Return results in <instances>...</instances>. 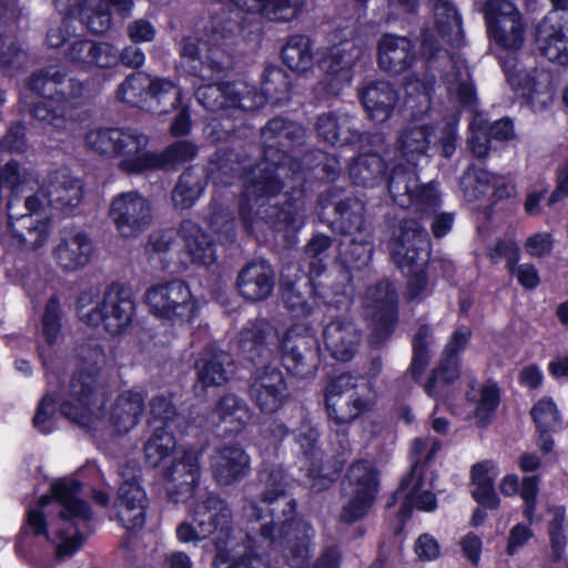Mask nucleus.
Returning <instances> with one entry per match:
<instances>
[{"label": "nucleus", "instance_id": "412c9836", "mask_svg": "<svg viewBox=\"0 0 568 568\" xmlns=\"http://www.w3.org/2000/svg\"><path fill=\"white\" fill-rule=\"evenodd\" d=\"M354 51L355 45L352 42H341L333 45L320 60L318 67L324 71L321 84L326 93L338 95L344 85L352 81L358 59V53Z\"/></svg>", "mask_w": 568, "mask_h": 568}, {"label": "nucleus", "instance_id": "4c0bfd02", "mask_svg": "<svg viewBox=\"0 0 568 568\" xmlns=\"http://www.w3.org/2000/svg\"><path fill=\"white\" fill-rule=\"evenodd\" d=\"M388 164L376 152L359 154L348 165V176L354 185L375 187L384 183Z\"/></svg>", "mask_w": 568, "mask_h": 568}, {"label": "nucleus", "instance_id": "8fccbe9b", "mask_svg": "<svg viewBox=\"0 0 568 568\" xmlns=\"http://www.w3.org/2000/svg\"><path fill=\"white\" fill-rule=\"evenodd\" d=\"M9 7L0 0V68L10 69L17 67L22 53L18 37L8 23Z\"/></svg>", "mask_w": 568, "mask_h": 568}, {"label": "nucleus", "instance_id": "2eb2a0df", "mask_svg": "<svg viewBox=\"0 0 568 568\" xmlns=\"http://www.w3.org/2000/svg\"><path fill=\"white\" fill-rule=\"evenodd\" d=\"M308 329L298 324L292 325L280 342L284 367L298 378L314 376L321 365L320 342Z\"/></svg>", "mask_w": 568, "mask_h": 568}, {"label": "nucleus", "instance_id": "423d86ee", "mask_svg": "<svg viewBox=\"0 0 568 568\" xmlns=\"http://www.w3.org/2000/svg\"><path fill=\"white\" fill-rule=\"evenodd\" d=\"M101 365L98 362H81L69 382V399H62L59 392L47 393L39 402L32 423L41 434L49 435L55 426L52 417L59 406L67 419L80 423L97 400L100 388Z\"/></svg>", "mask_w": 568, "mask_h": 568}, {"label": "nucleus", "instance_id": "473e14b6", "mask_svg": "<svg viewBox=\"0 0 568 568\" xmlns=\"http://www.w3.org/2000/svg\"><path fill=\"white\" fill-rule=\"evenodd\" d=\"M381 293V285L367 291V298L374 297V302L366 303L367 307H374L373 328L369 335L372 344H381L387 341L394 333L398 321L397 302L385 293L382 297H376Z\"/></svg>", "mask_w": 568, "mask_h": 568}, {"label": "nucleus", "instance_id": "aec40b11", "mask_svg": "<svg viewBox=\"0 0 568 568\" xmlns=\"http://www.w3.org/2000/svg\"><path fill=\"white\" fill-rule=\"evenodd\" d=\"M163 477L169 483V501L186 503L194 496L200 484V454L193 449L184 450L180 459L164 469Z\"/></svg>", "mask_w": 568, "mask_h": 568}, {"label": "nucleus", "instance_id": "680f3d73", "mask_svg": "<svg viewBox=\"0 0 568 568\" xmlns=\"http://www.w3.org/2000/svg\"><path fill=\"white\" fill-rule=\"evenodd\" d=\"M530 416L536 429H556L561 422L557 405L549 396H544L534 404Z\"/></svg>", "mask_w": 568, "mask_h": 568}, {"label": "nucleus", "instance_id": "5fc2aeb1", "mask_svg": "<svg viewBox=\"0 0 568 568\" xmlns=\"http://www.w3.org/2000/svg\"><path fill=\"white\" fill-rule=\"evenodd\" d=\"M178 230L161 229L154 230L148 237L145 251L151 255H158L163 270H170L172 263V251L178 247Z\"/></svg>", "mask_w": 568, "mask_h": 568}, {"label": "nucleus", "instance_id": "f704fd0d", "mask_svg": "<svg viewBox=\"0 0 568 568\" xmlns=\"http://www.w3.org/2000/svg\"><path fill=\"white\" fill-rule=\"evenodd\" d=\"M12 206V200H9L7 205L8 230L12 239L18 240L22 245L31 244L34 248L42 246L49 235V221L39 220L30 213L14 217Z\"/></svg>", "mask_w": 568, "mask_h": 568}, {"label": "nucleus", "instance_id": "e433bc0d", "mask_svg": "<svg viewBox=\"0 0 568 568\" xmlns=\"http://www.w3.org/2000/svg\"><path fill=\"white\" fill-rule=\"evenodd\" d=\"M466 399L475 404L474 416L480 427H487L495 419L501 403V389L498 383L493 379H486L479 387L478 395L473 394L475 389V381L468 384Z\"/></svg>", "mask_w": 568, "mask_h": 568}, {"label": "nucleus", "instance_id": "a18cd8bd", "mask_svg": "<svg viewBox=\"0 0 568 568\" xmlns=\"http://www.w3.org/2000/svg\"><path fill=\"white\" fill-rule=\"evenodd\" d=\"M432 328L428 324H422L412 338V359L408 372L416 384H422L423 376L432 361L430 341Z\"/></svg>", "mask_w": 568, "mask_h": 568}, {"label": "nucleus", "instance_id": "6e6d98bb", "mask_svg": "<svg viewBox=\"0 0 568 568\" xmlns=\"http://www.w3.org/2000/svg\"><path fill=\"white\" fill-rule=\"evenodd\" d=\"M410 165L408 163H395L386 173L384 183H386L394 202H398L399 196L407 195L409 197L412 190L416 186L417 176Z\"/></svg>", "mask_w": 568, "mask_h": 568}, {"label": "nucleus", "instance_id": "bb28decb", "mask_svg": "<svg viewBox=\"0 0 568 568\" xmlns=\"http://www.w3.org/2000/svg\"><path fill=\"white\" fill-rule=\"evenodd\" d=\"M275 286V273L266 261H253L241 268L236 277L240 295L250 302L265 301Z\"/></svg>", "mask_w": 568, "mask_h": 568}, {"label": "nucleus", "instance_id": "49530a36", "mask_svg": "<svg viewBox=\"0 0 568 568\" xmlns=\"http://www.w3.org/2000/svg\"><path fill=\"white\" fill-rule=\"evenodd\" d=\"M432 136L429 125H418L402 132L397 140V149L403 159L413 166L417 165L420 156L426 154Z\"/></svg>", "mask_w": 568, "mask_h": 568}, {"label": "nucleus", "instance_id": "4468645a", "mask_svg": "<svg viewBox=\"0 0 568 568\" xmlns=\"http://www.w3.org/2000/svg\"><path fill=\"white\" fill-rule=\"evenodd\" d=\"M91 150L110 159H120L118 168L126 174H138L124 169V162L141 156L149 144V138L132 128H99L85 134Z\"/></svg>", "mask_w": 568, "mask_h": 568}, {"label": "nucleus", "instance_id": "b1692460", "mask_svg": "<svg viewBox=\"0 0 568 568\" xmlns=\"http://www.w3.org/2000/svg\"><path fill=\"white\" fill-rule=\"evenodd\" d=\"M211 416L217 435L227 438L237 436L246 428L252 412L243 398L227 393L216 400Z\"/></svg>", "mask_w": 568, "mask_h": 568}, {"label": "nucleus", "instance_id": "cd10ccee", "mask_svg": "<svg viewBox=\"0 0 568 568\" xmlns=\"http://www.w3.org/2000/svg\"><path fill=\"white\" fill-rule=\"evenodd\" d=\"M358 120L348 114L335 112L322 113L317 116L315 130L318 138L332 146L356 145L362 140Z\"/></svg>", "mask_w": 568, "mask_h": 568}, {"label": "nucleus", "instance_id": "4d7b16f0", "mask_svg": "<svg viewBox=\"0 0 568 568\" xmlns=\"http://www.w3.org/2000/svg\"><path fill=\"white\" fill-rule=\"evenodd\" d=\"M62 315L60 298L57 295L50 296L41 317V334L49 346L55 345L61 335Z\"/></svg>", "mask_w": 568, "mask_h": 568}, {"label": "nucleus", "instance_id": "c03bdc74", "mask_svg": "<svg viewBox=\"0 0 568 568\" xmlns=\"http://www.w3.org/2000/svg\"><path fill=\"white\" fill-rule=\"evenodd\" d=\"M143 412V396L138 392H129L116 397L110 418L119 432L128 433L140 423Z\"/></svg>", "mask_w": 568, "mask_h": 568}, {"label": "nucleus", "instance_id": "4be33fe9", "mask_svg": "<svg viewBox=\"0 0 568 568\" xmlns=\"http://www.w3.org/2000/svg\"><path fill=\"white\" fill-rule=\"evenodd\" d=\"M148 508L146 493L135 477L123 480L113 501V510L119 524L126 532L143 528Z\"/></svg>", "mask_w": 568, "mask_h": 568}, {"label": "nucleus", "instance_id": "f03ea898", "mask_svg": "<svg viewBox=\"0 0 568 568\" xmlns=\"http://www.w3.org/2000/svg\"><path fill=\"white\" fill-rule=\"evenodd\" d=\"M261 135L264 140L262 161L252 158V173L244 181L246 193L256 200L273 197L283 191L281 171L295 172L300 166L293 152L303 143L304 130L292 120L275 116L262 128Z\"/></svg>", "mask_w": 568, "mask_h": 568}, {"label": "nucleus", "instance_id": "5701e85b", "mask_svg": "<svg viewBox=\"0 0 568 568\" xmlns=\"http://www.w3.org/2000/svg\"><path fill=\"white\" fill-rule=\"evenodd\" d=\"M361 332L346 315L332 316L323 328V341L331 356L339 362H349L357 352Z\"/></svg>", "mask_w": 568, "mask_h": 568}, {"label": "nucleus", "instance_id": "a211bd4d", "mask_svg": "<svg viewBox=\"0 0 568 568\" xmlns=\"http://www.w3.org/2000/svg\"><path fill=\"white\" fill-rule=\"evenodd\" d=\"M109 216L123 237H133L143 232L152 221V209L148 199L138 191L115 196Z\"/></svg>", "mask_w": 568, "mask_h": 568}, {"label": "nucleus", "instance_id": "dca6fc26", "mask_svg": "<svg viewBox=\"0 0 568 568\" xmlns=\"http://www.w3.org/2000/svg\"><path fill=\"white\" fill-rule=\"evenodd\" d=\"M484 16L488 38L508 51L519 50L525 41L526 26L518 8L508 0H488Z\"/></svg>", "mask_w": 568, "mask_h": 568}, {"label": "nucleus", "instance_id": "6e6552de", "mask_svg": "<svg viewBox=\"0 0 568 568\" xmlns=\"http://www.w3.org/2000/svg\"><path fill=\"white\" fill-rule=\"evenodd\" d=\"M432 247L427 230L417 219H403L390 243V256L408 280L412 297L419 296L427 287V265Z\"/></svg>", "mask_w": 568, "mask_h": 568}, {"label": "nucleus", "instance_id": "774afa93", "mask_svg": "<svg viewBox=\"0 0 568 568\" xmlns=\"http://www.w3.org/2000/svg\"><path fill=\"white\" fill-rule=\"evenodd\" d=\"M540 476H525L520 481L519 495L523 498V516L532 524L538 504Z\"/></svg>", "mask_w": 568, "mask_h": 568}, {"label": "nucleus", "instance_id": "e2e57ef3", "mask_svg": "<svg viewBox=\"0 0 568 568\" xmlns=\"http://www.w3.org/2000/svg\"><path fill=\"white\" fill-rule=\"evenodd\" d=\"M260 12L270 20L290 22L296 19L304 6V0H262Z\"/></svg>", "mask_w": 568, "mask_h": 568}, {"label": "nucleus", "instance_id": "ddd939ff", "mask_svg": "<svg viewBox=\"0 0 568 568\" xmlns=\"http://www.w3.org/2000/svg\"><path fill=\"white\" fill-rule=\"evenodd\" d=\"M135 313V302L131 288L120 282H112L105 287L103 298L88 311L87 325H103L110 335H120L131 324Z\"/></svg>", "mask_w": 568, "mask_h": 568}, {"label": "nucleus", "instance_id": "39448f33", "mask_svg": "<svg viewBox=\"0 0 568 568\" xmlns=\"http://www.w3.org/2000/svg\"><path fill=\"white\" fill-rule=\"evenodd\" d=\"M27 87L41 98L30 108L31 118L57 130L80 119L83 98L89 93L88 81L70 77L67 70L57 67L34 71Z\"/></svg>", "mask_w": 568, "mask_h": 568}, {"label": "nucleus", "instance_id": "f3484780", "mask_svg": "<svg viewBox=\"0 0 568 568\" xmlns=\"http://www.w3.org/2000/svg\"><path fill=\"white\" fill-rule=\"evenodd\" d=\"M201 170L213 185L231 186L252 173V156L244 148L220 146Z\"/></svg>", "mask_w": 568, "mask_h": 568}, {"label": "nucleus", "instance_id": "72a5a7b5", "mask_svg": "<svg viewBox=\"0 0 568 568\" xmlns=\"http://www.w3.org/2000/svg\"><path fill=\"white\" fill-rule=\"evenodd\" d=\"M182 55L189 57L193 62L197 61V65H193L192 74L202 81L207 82L206 85L222 83L220 81L226 75L227 70L232 67L231 58L224 53L221 54L217 49L211 48L204 59L200 55V49L194 43H184ZM205 87V84L200 88Z\"/></svg>", "mask_w": 568, "mask_h": 568}, {"label": "nucleus", "instance_id": "393cba45", "mask_svg": "<svg viewBox=\"0 0 568 568\" xmlns=\"http://www.w3.org/2000/svg\"><path fill=\"white\" fill-rule=\"evenodd\" d=\"M416 61V44L407 38L392 33L384 34L377 44V64L392 75H399Z\"/></svg>", "mask_w": 568, "mask_h": 568}, {"label": "nucleus", "instance_id": "603ef678", "mask_svg": "<svg viewBox=\"0 0 568 568\" xmlns=\"http://www.w3.org/2000/svg\"><path fill=\"white\" fill-rule=\"evenodd\" d=\"M149 85L150 74L143 71H135L120 83L115 91V97L121 103L130 108L142 109L148 101Z\"/></svg>", "mask_w": 568, "mask_h": 568}, {"label": "nucleus", "instance_id": "13d9d810", "mask_svg": "<svg viewBox=\"0 0 568 568\" xmlns=\"http://www.w3.org/2000/svg\"><path fill=\"white\" fill-rule=\"evenodd\" d=\"M79 16L87 30L93 34H104L112 27V14L103 0L93 8L81 6Z\"/></svg>", "mask_w": 568, "mask_h": 568}, {"label": "nucleus", "instance_id": "a878e982", "mask_svg": "<svg viewBox=\"0 0 568 568\" xmlns=\"http://www.w3.org/2000/svg\"><path fill=\"white\" fill-rule=\"evenodd\" d=\"M64 58L81 70L93 67L109 69L118 64L115 49L108 42L77 39L64 51Z\"/></svg>", "mask_w": 568, "mask_h": 568}, {"label": "nucleus", "instance_id": "1a4fd4ad", "mask_svg": "<svg viewBox=\"0 0 568 568\" xmlns=\"http://www.w3.org/2000/svg\"><path fill=\"white\" fill-rule=\"evenodd\" d=\"M377 394L369 383L356 384L351 373L331 379L324 389V405L329 427L337 434L348 435L349 426L361 416L374 410Z\"/></svg>", "mask_w": 568, "mask_h": 568}, {"label": "nucleus", "instance_id": "79ce46f5", "mask_svg": "<svg viewBox=\"0 0 568 568\" xmlns=\"http://www.w3.org/2000/svg\"><path fill=\"white\" fill-rule=\"evenodd\" d=\"M536 41L545 57L561 65H568V38L561 26L542 20L536 27Z\"/></svg>", "mask_w": 568, "mask_h": 568}, {"label": "nucleus", "instance_id": "0eeeda50", "mask_svg": "<svg viewBox=\"0 0 568 568\" xmlns=\"http://www.w3.org/2000/svg\"><path fill=\"white\" fill-rule=\"evenodd\" d=\"M191 518L200 527L202 536L207 538L216 534V554L212 562L214 568H273L256 554L245 552L236 558L231 550L221 547L232 535L233 516L227 501L219 495L207 493L203 499L196 501Z\"/></svg>", "mask_w": 568, "mask_h": 568}, {"label": "nucleus", "instance_id": "052dcab7", "mask_svg": "<svg viewBox=\"0 0 568 568\" xmlns=\"http://www.w3.org/2000/svg\"><path fill=\"white\" fill-rule=\"evenodd\" d=\"M566 508L558 506L548 523V536L554 562L560 561L566 552L567 536L565 534Z\"/></svg>", "mask_w": 568, "mask_h": 568}, {"label": "nucleus", "instance_id": "0e129e2a", "mask_svg": "<svg viewBox=\"0 0 568 568\" xmlns=\"http://www.w3.org/2000/svg\"><path fill=\"white\" fill-rule=\"evenodd\" d=\"M149 99H156L159 102L170 100L171 109L176 110L182 104V90L169 79H152L150 77V85L148 88V100Z\"/></svg>", "mask_w": 568, "mask_h": 568}, {"label": "nucleus", "instance_id": "2f4dec72", "mask_svg": "<svg viewBox=\"0 0 568 568\" xmlns=\"http://www.w3.org/2000/svg\"><path fill=\"white\" fill-rule=\"evenodd\" d=\"M251 458L239 444L224 445L216 452L213 476L222 486L241 481L248 473Z\"/></svg>", "mask_w": 568, "mask_h": 568}, {"label": "nucleus", "instance_id": "f8f14e48", "mask_svg": "<svg viewBox=\"0 0 568 568\" xmlns=\"http://www.w3.org/2000/svg\"><path fill=\"white\" fill-rule=\"evenodd\" d=\"M145 303L159 318L179 323H191L197 315V305L189 284L174 278L148 288Z\"/></svg>", "mask_w": 568, "mask_h": 568}, {"label": "nucleus", "instance_id": "c9c22d12", "mask_svg": "<svg viewBox=\"0 0 568 568\" xmlns=\"http://www.w3.org/2000/svg\"><path fill=\"white\" fill-rule=\"evenodd\" d=\"M92 253V241L85 232H77L62 239L53 251L58 265L64 271H75L85 266Z\"/></svg>", "mask_w": 568, "mask_h": 568}, {"label": "nucleus", "instance_id": "9b49d317", "mask_svg": "<svg viewBox=\"0 0 568 568\" xmlns=\"http://www.w3.org/2000/svg\"><path fill=\"white\" fill-rule=\"evenodd\" d=\"M345 477L352 487V495L342 507L339 521L353 525L372 510L381 490L379 471L369 462L359 459L351 464Z\"/></svg>", "mask_w": 568, "mask_h": 568}, {"label": "nucleus", "instance_id": "7c9ffc66", "mask_svg": "<svg viewBox=\"0 0 568 568\" xmlns=\"http://www.w3.org/2000/svg\"><path fill=\"white\" fill-rule=\"evenodd\" d=\"M320 204L326 207L334 204L332 227L342 235H355L369 231L366 226L365 203L356 197H345L337 202L331 200V194L320 196Z\"/></svg>", "mask_w": 568, "mask_h": 568}, {"label": "nucleus", "instance_id": "f257e3e1", "mask_svg": "<svg viewBox=\"0 0 568 568\" xmlns=\"http://www.w3.org/2000/svg\"><path fill=\"white\" fill-rule=\"evenodd\" d=\"M260 477L265 489L252 505L251 516L260 523L261 536L288 551L292 568H301L310 557L311 527L297 517V503L286 490L281 467L272 466Z\"/></svg>", "mask_w": 568, "mask_h": 568}, {"label": "nucleus", "instance_id": "c756f323", "mask_svg": "<svg viewBox=\"0 0 568 568\" xmlns=\"http://www.w3.org/2000/svg\"><path fill=\"white\" fill-rule=\"evenodd\" d=\"M178 234L192 264L210 266L216 262V242L201 225L184 219L179 225Z\"/></svg>", "mask_w": 568, "mask_h": 568}, {"label": "nucleus", "instance_id": "6ab92c4d", "mask_svg": "<svg viewBox=\"0 0 568 568\" xmlns=\"http://www.w3.org/2000/svg\"><path fill=\"white\" fill-rule=\"evenodd\" d=\"M199 153L197 145L190 140H178L162 151L146 150L141 156L124 162V169L140 174L146 172H174L184 163L193 161Z\"/></svg>", "mask_w": 568, "mask_h": 568}, {"label": "nucleus", "instance_id": "ea45409f", "mask_svg": "<svg viewBox=\"0 0 568 568\" xmlns=\"http://www.w3.org/2000/svg\"><path fill=\"white\" fill-rule=\"evenodd\" d=\"M209 181L200 165L187 166L179 176L172 190V201L176 209L189 210L204 193Z\"/></svg>", "mask_w": 568, "mask_h": 568}, {"label": "nucleus", "instance_id": "20e7f679", "mask_svg": "<svg viewBox=\"0 0 568 568\" xmlns=\"http://www.w3.org/2000/svg\"><path fill=\"white\" fill-rule=\"evenodd\" d=\"M292 79L283 68L267 64L262 73L261 91L245 81L235 80L199 88V103L211 112L227 109L256 111L265 104L284 105L292 99Z\"/></svg>", "mask_w": 568, "mask_h": 568}, {"label": "nucleus", "instance_id": "7ed1b4c3", "mask_svg": "<svg viewBox=\"0 0 568 568\" xmlns=\"http://www.w3.org/2000/svg\"><path fill=\"white\" fill-rule=\"evenodd\" d=\"M271 338L272 326L264 321L250 323L237 335L243 359L255 367L250 378L248 395L264 415L276 413L290 398L283 372L271 365L274 356Z\"/></svg>", "mask_w": 568, "mask_h": 568}, {"label": "nucleus", "instance_id": "9d476101", "mask_svg": "<svg viewBox=\"0 0 568 568\" xmlns=\"http://www.w3.org/2000/svg\"><path fill=\"white\" fill-rule=\"evenodd\" d=\"M306 278L307 273L294 281H283L281 283L282 302L293 318H307L314 310L315 297H320L325 305L338 311L349 308L352 297L346 285H335L331 287L332 292H324L316 280L308 284Z\"/></svg>", "mask_w": 568, "mask_h": 568}, {"label": "nucleus", "instance_id": "37998d69", "mask_svg": "<svg viewBox=\"0 0 568 568\" xmlns=\"http://www.w3.org/2000/svg\"><path fill=\"white\" fill-rule=\"evenodd\" d=\"M283 63L295 73H305L314 63L313 41L305 34L290 36L281 49Z\"/></svg>", "mask_w": 568, "mask_h": 568}, {"label": "nucleus", "instance_id": "58836bf2", "mask_svg": "<svg viewBox=\"0 0 568 568\" xmlns=\"http://www.w3.org/2000/svg\"><path fill=\"white\" fill-rule=\"evenodd\" d=\"M298 201L286 193L283 203L268 204L260 209L258 214L266 225L274 232L297 233L303 223L298 219Z\"/></svg>", "mask_w": 568, "mask_h": 568}, {"label": "nucleus", "instance_id": "69168bd1", "mask_svg": "<svg viewBox=\"0 0 568 568\" xmlns=\"http://www.w3.org/2000/svg\"><path fill=\"white\" fill-rule=\"evenodd\" d=\"M435 18L437 29L442 34H449L455 28L462 29V16L457 7L450 0L436 1Z\"/></svg>", "mask_w": 568, "mask_h": 568}, {"label": "nucleus", "instance_id": "a19ab883", "mask_svg": "<svg viewBox=\"0 0 568 568\" xmlns=\"http://www.w3.org/2000/svg\"><path fill=\"white\" fill-rule=\"evenodd\" d=\"M47 195L49 202L58 210L77 207L83 197V184L70 173L55 172L50 180Z\"/></svg>", "mask_w": 568, "mask_h": 568}, {"label": "nucleus", "instance_id": "3c124183", "mask_svg": "<svg viewBox=\"0 0 568 568\" xmlns=\"http://www.w3.org/2000/svg\"><path fill=\"white\" fill-rule=\"evenodd\" d=\"M224 353L204 352L195 362L197 379L203 388L220 386L229 381Z\"/></svg>", "mask_w": 568, "mask_h": 568}, {"label": "nucleus", "instance_id": "09e8293b", "mask_svg": "<svg viewBox=\"0 0 568 568\" xmlns=\"http://www.w3.org/2000/svg\"><path fill=\"white\" fill-rule=\"evenodd\" d=\"M333 244V239L323 233L314 234L304 248L305 267L307 273L306 283L311 284L313 280L322 276L326 268V252Z\"/></svg>", "mask_w": 568, "mask_h": 568}, {"label": "nucleus", "instance_id": "bf43d9fd", "mask_svg": "<svg viewBox=\"0 0 568 568\" xmlns=\"http://www.w3.org/2000/svg\"><path fill=\"white\" fill-rule=\"evenodd\" d=\"M349 236V243L344 252L345 260L357 268L366 266L372 261L374 254L372 232L367 231Z\"/></svg>", "mask_w": 568, "mask_h": 568}, {"label": "nucleus", "instance_id": "de8ad7c7", "mask_svg": "<svg viewBox=\"0 0 568 568\" xmlns=\"http://www.w3.org/2000/svg\"><path fill=\"white\" fill-rule=\"evenodd\" d=\"M462 359H447L440 355L438 364L432 369L429 377L424 383V390L430 398L438 399L443 396V389L454 384L462 373Z\"/></svg>", "mask_w": 568, "mask_h": 568}, {"label": "nucleus", "instance_id": "338daca9", "mask_svg": "<svg viewBox=\"0 0 568 568\" xmlns=\"http://www.w3.org/2000/svg\"><path fill=\"white\" fill-rule=\"evenodd\" d=\"M511 90L525 100L526 104L534 105L538 93L537 78L526 70H518L507 81Z\"/></svg>", "mask_w": 568, "mask_h": 568}, {"label": "nucleus", "instance_id": "c85d7f7f", "mask_svg": "<svg viewBox=\"0 0 568 568\" xmlns=\"http://www.w3.org/2000/svg\"><path fill=\"white\" fill-rule=\"evenodd\" d=\"M358 99L369 119L384 123L392 116L399 94L392 83L375 80L358 89Z\"/></svg>", "mask_w": 568, "mask_h": 568}, {"label": "nucleus", "instance_id": "864d4df0", "mask_svg": "<svg viewBox=\"0 0 568 568\" xmlns=\"http://www.w3.org/2000/svg\"><path fill=\"white\" fill-rule=\"evenodd\" d=\"M175 447L176 439L172 429L155 426L143 447L145 464L152 468L160 466L174 452Z\"/></svg>", "mask_w": 568, "mask_h": 568}]
</instances>
